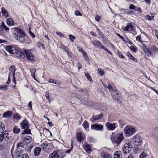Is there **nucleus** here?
I'll return each mask as SVG.
<instances>
[{
	"instance_id": "obj_46",
	"label": "nucleus",
	"mask_w": 158,
	"mask_h": 158,
	"mask_svg": "<svg viewBox=\"0 0 158 158\" xmlns=\"http://www.w3.org/2000/svg\"><path fill=\"white\" fill-rule=\"evenodd\" d=\"M141 49L143 50L144 52L145 50H146L147 48L146 46L143 44H142V46H141Z\"/></svg>"
},
{
	"instance_id": "obj_42",
	"label": "nucleus",
	"mask_w": 158,
	"mask_h": 158,
	"mask_svg": "<svg viewBox=\"0 0 158 158\" xmlns=\"http://www.w3.org/2000/svg\"><path fill=\"white\" fill-rule=\"evenodd\" d=\"M154 18V16H152L150 15H146L145 16V18L146 20H148L149 21H151Z\"/></svg>"
},
{
	"instance_id": "obj_8",
	"label": "nucleus",
	"mask_w": 158,
	"mask_h": 158,
	"mask_svg": "<svg viewBox=\"0 0 158 158\" xmlns=\"http://www.w3.org/2000/svg\"><path fill=\"white\" fill-rule=\"evenodd\" d=\"M9 139V134L8 131H5L0 134V143L4 140L6 141Z\"/></svg>"
},
{
	"instance_id": "obj_37",
	"label": "nucleus",
	"mask_w": 158,
	"mask_h": 158,
	"mask_svg": "<svg viewBox=\"0 0 158 158\" xmlns=\"http://www.w3.org/2000/svg\"><path fill=\"white\" fill-rule=\"evenodd\" d=\"M8 86L6 85H0V90L6 91L8 89Z\"/></svg>"
},
{
	"instance_id": "obj_19",
	"label": "nucleus",
	"mask_w": 158,
	"mask_h": 158,
	"mask_svg": "<svg viewBox=\"0 0 158 158\" xmlns=\"http://www.w3.org/2000/svg\"><path fill=\"white\" fill-rule=\"evenodd\" d=\"M102 115L101 114H100L95 116H93L91 118V120L92 121H94L97 120L101 119L102 118Z\"/></svg>"
},
{
	"instance_id": "obj_17",
	"label": "nucleus",
	"mask_w": 158,
	"mask_h": 158,
	"mask_svg": "<svg viewBox=\"0 0 158 158\" xmlns=\"http://www.w3.org/2000/svg\"><path fill=\"white\" fill-rule=\"evenodd\" d=\"M12 114V112L11 111H6L2 115V117L4 118H9L10 117Z\"/></svg>"
},
{
	"instance_id": "obj_5",
	"label": "nucleus",
	"mask_w": 158,
	"mask_h": 158,
	"mask_svg": "<svg viewBox=\"0 0 158 158\" xmlns=\"http://www.w3.org/2000/svg\"><path fill=\"white\" fill-rule=\"evenodd\" d=\"M6 51L11 54H18L20 52L18 47L14 46H7L6 47Z\"/></svg>"
},
{
	"instance_id": "obj_57",
	"label": "nucleus",
	"mask_w": 158,
	"mask_h": 158,
	"mask_svg": "<svg viewBox=\"0 0 158 158\" xmlns=\"http://www.w3.org/2000/svg\"><path fill=\"white\" fill-rule=\"evenodd\" d=\"M56 33L57 35L61 37H64V35L61 33L58 32H56Z\"/></svg>"
},
{
	"instance_id": "obj_29",
	"label": "nucleus",
	"mask_w": 158,
	"mask_h": 158,
	"mask_svg": "<svg viewBox=\"0 0 158 158\" xmlns=\"http://www.w3.org/2000/svg\"><path fill=\"white\" fill-rule=\"evenodd\" d=\"M1 27L2 30H5V31H8L9 29V28L7 27L5 24L4 22H2L1 23Z\"/></svg>"
},
{
	"instance_id": "obj_63",
	"label": "nucleus",
	"mask_w": 158,
	"mask_h": 158,
	"mask_svg": "<svg viewBox=\"0 0 158 158\" xmlns=\"http://www.w3.org/2000/svg\"><path fill=\"white\" fill-rule=\"evenodd\" d=\"M31 103H32V102H29L28 104V106L30 108V109L31 110L32 109V106H31Z\"/></svg>"
},
{
	"instance_id": "obj_23",
	"label": "nucleus",
	"mask_w": 158,
	"mask_h": 158,
	"mask_svg": "<svg viewBox=\"0 0 158 158\" xmlns=\"http://www.w3.org/2000/svg\"><path fill=\"white\" fill-rule=\"evenodd\" d=\"M41 152V148L40 147H37L34 150V154L35 156H38Z\"/></svg>"
},
{
	"instance_id": "obj_52",
	"label": "nucleus",
	"mask_w": 158,
	"mask_h": 158,
	"mask_svg": "<svg viewBox=\"0 0 158 158\" xmlns=\"http://www.w3.org/2000/svg\"><path fill=\"white\" fill-rule=\"evenodd\" d=\"M101 18V17L100 16H98L97 15H95V19L96 21H97L98 22H99Z\"/></svg>"
},
{
	"instance_id": "obj_32",
	"label": "nucleus",
	"mask_w": 158,
	"mask_h": 158,
	"mask_svg": "<svg viewBox=\"0 0 158 158\" xmlns=\"http://www.w3.org/2000/svg\"><path fill=\"white\" fill-rule=\"evenodd\" d=\"M20 131V129L18 128V127L16 126H15L13 129V132L15 134H18L19 133Z\"/></svg>"
},
{
	"instance_id": "obj_49",
	"label": "nucleus",
	"mask_w": 158,
	"mask_h": 158,
	"mask_svg": "<svg viewBox=\"0 0 158 158\" xmlns=\"http://www.w3.org/2000/svg\"><path fill=\"white\" fill-rule=\"evenodd\" d=\"M45 96L46 99L48 100L49 102H50V99L49 95V92L48 91H46L45 92Z\"/></svg>"
},
{
	"instance_id": "obj_41",
	"label": "nucleus",
	"mask_w": 158,
	"mask_h": 158,
	"mask_svg": "<svg viewBox=\"0 0 158 158\" xmlns=\"http://www.w3.org/2000/svg\"><path fill=\"white\" fill-rule=\"evenodd\" d=\"M130 49L135 53H136L137 48L135 46H131L130 47Z\"/></svg>"
},
{
	"instance_id": "obj_60",
	"label": "nucleus",
	"mask_w": 158,
	"mask_h": 158,
	"mask_svg": "<svg viewBox=\"0 0 158 158\" xmlns=\"http://www.w3.org/2000/svg\"><path fill=\"white\" fill-rule=\"evenodd\" d=\"M29 34L32 38H34L35 37V36L34 35V34L31 31H29Z\"/></svg>"
},
{
	"instance_id": "obj_3",
	"label": "nucleus",
	"mask_w": 158,
	"mask_h": 158,
	"mask_svg": "<svg viewBox=\"0 0 158 158\" xmlns=\"http://www.w3.org/2000/svg\"><path fill=\"white\" fill-rule=\"evenodd\" d=\"M124 131L126 136H130L135 134L136 132V129L131 126L127 125L125 127Z\"/></svg>"
},
{
	"instance_id": "obj_10",
	"label": "nucleus",
	"mask_w": 158,
	"mask_h": 158,
	"mask_svg": "<svg viewBox=\"0 0 158 158\" xmlns=\"http://www.w3.org/2000/svg\"><path fill=\"white\" fill-rule=\"evenodd\" d=\"M91 128L93 130L97 131H102L103 128V126L98 124L97 123L93 124L91 126Z\"/></svg>"
},
{
	"instance_id": "obj_20",
	"label": "nucleus",
	"mask_w": 158,
	"mask_h": 158,
	"mask_svg": "<svg viewBox=\"0 0 158 158\" xmlns=\"http://www.w3.org/2000/svg\"><path fill=\"white\" fill-rule=\"evenodd\" d=\"M7 24L10 26H13L14 25V22L12 19L9 18L6 19Z\"/></svg>"
},
{
	"instance_id": "obj_4",
	"label": "nucleus",
	"mask_w": 158,
	"mask_h": 158,
	"mask_svg": "<svg viewBox=\"0 0 158 158\" xmlns=\"http://www.w3.org/2000/svg\"><path fill=\"white\" fill-rule=\"evenodd\" d=\"M125 143L123 147V151L125 154L128 153L132 149V146L129 142L128 139L124 141Z\"/></svg>"
},
{
	"instance_id": "obj_16",
	"label": "nucleus",
	"mask_w": 158,
	"mask_h": 158,
	"mask_svg": "<svg viewBox=\"0 0 158 158\" xmlns=\"http://www.w3.org/2000/svg\"><path fill=\"white\" fill-rule=\"evenodd\" d=\"M21 127L22 129L28 128L29 127V123L25 119L20 123Z\"/></svg>"
},
{
	"instance_id": "obj_62",
	"label": "nucleus",
	"mask_w": 158,
	"mask_h": 158,
	"mask_svg": "<svg viewBox=\"0 0 158 158\" xmlns=\"http://www.w3.org/2000/svg\"><path fill=\"white\" fill-rule=\"evenodd\" d=\"M150 88L152 90H153V91H154L155 93H156L158 95V91L156 90V89H154L153 87H151Z\"/></svg>"
},
{
	"instance_id": "obj_53",
	"label": "nucleus",
	"mask_w": 158,
	"mask_h": 158,
	"mask_svg": "<svg viewBox=\"0 0 158 158\" xmlns=\"http://www.w3.org/2000/svg\"><path fill=\"white\" fill-rule=\"evenodd\" d=\"M83 56L85 60H89V58L85 52L83 54Z\"/></svg>"
},
{
	"instance_id": "obj_54",
	"label": "nucleus",
	"mask_w": 158,
	"mask_h": 158,
	"mask_svg": "<svg viewBox=\"0 0 158 158\" xmlns=\"http://www.w3.org/2000/svg\"><path fill=\"white\" fill-rule=\"evenodd\" d=\"M118 56L120 58L123 59L125 58L124 56L122 54V53L119 52H118Z\"/></svg>"
},
{
	"instance_id": "obj_27",
	"label": "nucleus",
	"mask_w": 158,
	"mask_h": 158,
	"mask_svg": "<svg viewBox=\"0 0 158 158\" xmlns=\"http://www.w3.org/2000/svg\"><path fill=\"white\" fill-rule=\"evenodd\" d=\"M150 50H151L152 53H156L158 52V48L155 45H152L150 48Z\"/></svg>"
},
{
	"instance_id": "obj_33",
	"label": "nucleus",
	"mask_w": 158,
	"mask_h": 158,
	"mask_svg": "<svg viewBox=\"0 0 158 158\" xmlns=\"http://www.w3.org/2000/svg\"><path fill=\"white\" fill-rule=\"evenodd\" d=\"M5 129V126L3 123L0 122V133L3 132Z\"/></svg>"
},
{
	"instance_id": "obj_7",
	"label": "nucleus",
	"mask_w": 158,
	"mask_h": 158,
	"mask_svg": "<svg viewBox=\"0 0 158 158\" xmlns=\"http://www.w3.org/2000/svg\"><path fill=\"white\" fill-rule=\"evenodd\" d=\"M105 126L109 131H113L117 127L116 123H110L108 122L106 123Z\"/></svg>"
},
{
	"instance_id": "obj_21",
	"label": "nucleus",
	"mask_w": 158,
	"mask_h": 158,
	"mask_svg": "<svg viewBox=\"0 0 158 158\" xmlns=\"http://www.w3.org/2000/svg\"><path fill=\"white\" fill-rule=\"evenodd\" d=\"M92 42V44L97 48H100L102 45L97 40H94Z\"/></svg>"
},
{
	"instance_id": "obj_12",
	"label": "nucleus",
	"mask_w": 158,
	"mask_h": 158,
	"mask_svg": "<svg viewBox=\"0 0 158 158\" xmlns=\"http://www.w3.org/2000/svg\"><path fill=\"white\" fill-rule=\"evenodd\" d=\"M122 29L123 30L125 31H133L134 27L131 23H128L126 26H123Z\"/></svg>"
},
{
	"instance_id": "obj_44",
	"label": "nucleus",
	"mask_w": 158,
	"mask_h": 158,
	"mask_svg": "<svg viewBox=\"0 0 158 158\" xmlns=\"http://www.w3.org/2000/svg\"><path fill=\"white\" fill-rule=\"evenodd\" d=\"M85 76L86 77L87 79L90 81L92 82V78L90 76V75L88 73H86L85 74Z\"/></svg>"
},
{
	"instance_id": "obj_11",
	"label": "nucleus",
	"mask_w": 158,
	"mask_h": 158,
	"mask_svg": "<svg viewBox=\"0 0 158 158\" xmlns=\"http://www.w3.org/2000/svg\"><path fill=\"white\" fill-rule=\"evenodd\" d=\"M24 52L26 57L28 60L31 61L34 60V57L30 51L25 50Z\"/></svg>"
},
{
	"instance_id": "obj_40",
	"label": "nucleus",
	"mask_w": 158,
	"mask_h": 158,
	"mask_svg": "<svg viewBox=\"0 0 158 158\" xmlns=\"http://www.w3.org/2000/svg\"><path fill=\"white\" fill-rule=\"evenodd\" d=\"M136 40L137 41L142 43H143L144 42L143 41H142L141 40V35H138L136 37Z\"/></svg>"
},
{
	"instance_id": "obj_22",
	"label": "nucleus",
	"mask_w": 158,
	"mask_h": 158,
	"mask_svg": "<svg viewBox=\"0 0 158 158\" xmlns=\"http://www.w3.org/2000/svg\"><path fill=\"white\" fill-rule=\"evenodd\" d=\"M122 154L120 151H117L114 153V158H122Z\"/></svg>"
},
{
	"instance_id": "obj_28",
	"label": "nucleus",
	"mask_w": 158,
	"mask_h": 158,
	"mask_svg": "<svg viewBox=\"0 0 158 158\" xmlns=\"http://www.w3.org/2000/svg\"><path fill=\"white\" fill-rule=\"evenodd\" d=\"M24 142L27 144L31 143V137L29 136H27L26 137L23 139Z\"/></svg>"
},
{
	"instance_id": "obj_9",
	"label": "nucleus",
	"mask_w": 158,
	"mask_h": 158,
	"mask_svg": "<svg viewBox=\"0 0 158 158\" xmlns=\"http://www.w3.org/2000/svg\"><path fill=\"white\" fill-rule=\"evenodd\" d=\"M16 69H15V67L13 66H11L9 68L10 72L9 74V78L10 76L13 77V81L14 84H16V81L15 79V73Z\"/></svg>"
},
{
	"instance_id": "obj_15",
	"label": "nucleus",
	"mask_w": 158,
	"mask_h": 158,
	"mask_svg": "<svg viewBox=\"0 0 158 158\" xmlns=\"http://www.w3.org/2000/svg\"><path fill=\"white\" fill-rule=\"evenodd\" d=\"M83 147L84 150L88 153H90L92 151L90 145L86 143H84Z\"/></svg>"
},
{
	"instance_id": "obj_13",
	"label": "nucleus",
	"mask_w": 158,
	"mask_h": 158,
	"mask_svg": "<svg viewBox=\"0 0 158 158\" xmlns=\"http://www.w3.org/2000/svg\"><path fill=\"white\" fill-rule=\"evenodd\" d=\"M85 135L84 133L82 132H80L78 133L76 135V139L77 140L81 142V140L85 138Z\"/></svg>"
},
{
	"instance_id": "obj_51",
	"label": "nucleus",
	"mask_w": 158,
	"mask_h": 158,
	"mask_svg": "<svg viewBox=\"0 0 158 158\" xmlns=\"http://www.w3.org/2000/svg\"><path fill=\"white\" fill-rule=\"evenodd\" d=\"M135 6L133 4H130L129 5V8L130 9H132L135 10H136L135 9Z\"/></svg>"
},
{
	"instance_id": "obj_31",
	"label": "nucleus",
	"mask_w": 158,
	"mask_h": 158,
	"mask_svg": "<svg viewBox=\"0 0 158 158\" xmlns=\"http://www.w3.org/2000/svg\"><path fill=\"white\" fill-rule=\"evenodd\" d=\"M41 147L43 148L44 150L48 149V144L46 142L42 143L41 145Z\"/></svg>"
},
{
	"instance_id": "obj_14",
	"label": "nucleus",
	"mask_w": 158,
	"mask_h": 158,
	"mask_svg": "<svg viewBox=\"0 0 158 158\" xmlns=\"http://www.w3.org/2000/svg\"><path fill=\"white\" fill-rule=\"evenodd\" d=\"M101 158H112V156L110 154L106 153L102 150L100 153Z\"/></svg>"
},
{
	"instance_id": "obj_64",
	"label": "nucleus",
	"mask_w": 158,
	"mask_h": 158,
	"mask_svg": "<svg viewBox=\"0 0 158 158\" xmlns=\"http://www.w3.org/2000/svg\"><path fill=\"white\" fill-rule=\"evenodd\" d=\"M127 158H134V156L133 154L131 153L128 156Z\"/></svg>"
},
{
	"instance_id": "obj_30",
	"label": "nucleus",
	"mask_w": 158,
	"mask_h": 158,
	"mask_svg": "<svg viewBox=\"0 0 158 158\" xmlns=\"http://www.w3.org/2000/svg\"><path fill=\"white\" fill-rule=\"evenodd\" d=\"M30 71L31 73V74L32 77L33 78H35V73L36 71V69L34 68H31L30 69Z\"/></svg>"
},
{
	"instance_id": "obj_18",
	"label": "nucleus",
	"mask_w": 158,
	"mask_h": 158,
	"mask_svg": "<svg viewBox=\"0 0 158 158\" xmlns=\"http://www.w3.org/2000/svg\"><path fill=\"white\" fill-rule=\"evenodd\" d=\"M59 157V154L56 151H55L50 155L49 158H58Z\"/></svg>"
},
{
	"instance_id": "obj_25",
	"label": "nucleus",
	"mask_w": 158,
	"mask_h": 158,
	"mask_svg": "<svg viewBox=\"0 0 158 158\" xmlns=\"http://www.w3.org/2000/svg\"><path fill=\"white\" fill-rule=\"evenodd\" d=\"M145 54L148 56H152L153 55V53H152L151 50H150L149 49L147 48L146 50L144 52Z\"/></svg>"
},
{
	"instance_id": "obj_59",
	"label": "nucleus",
	"mask_w": 158,
	"mask_h": 158,
	"mask_svg": "<svg viewBox=\"0 0 158 158\" xmlns=\"http://www.w3.org/2000/svg\"><path fill=\"white\" fill-rule=\"evenodd\" d=\"M118 93H116L115 95L113 96V97L114 98L115 100L118 99Z\"/></svg>"
},
{
	"instance_id": "obj_43",
	"label": "nucleus",
	"mask_w": 158,
	"mask_h": 158,
	"mask_svg": "<svg viewBox=\"0 0 158 158\" xmlns=\"http://www.w3.org/2000/svg\"><path fill=\"white\" fill-rule=\"evenodd\" d=\"M148 155L144 152H143L140 155L139 158H146Z\"/></svg>"
},
{
	"instance_id": "obj_34",
	"label": "nucleus",
	"mask_w": 158,
	"mask_h": 158,
	"mask_svg": "<svg viewBox=\"0 0 158 158\" xmlns=\"http://www.w3.org/2000/svg\"><path fill=\"white\" fill-rule=\"evenodd\" d=\"M49 82L54 83L57 85H59L60 84V82L55 79L52 80V79H50L49 80Z\"/></svg>"
},
{
	"instance_id": "obj_36",
	"label": "nucleus",
	"mask_w": 158,
	"mask_h": 158,
	"mask_svg": "<svg viewBox=\"0 0 158 158\" xmlns=\"http://www.w3.org/2000/svg\"><path fill=\"white\" fill-rule=\"evenodd\" d=\"M23 131V132L22 133L23 135L24 134H31V130L30 129L28 128H25Z\"/></svg>"
},
{
	"instance_id": "obj_55",
	"label": "nucleus",
	"mask_w": 158,
	"mask_h": 158,
	"mask_svg": "<svg viewBox=\"0 0 158 158\" xmlns=\"http://www.w3.org/2000/svg\"><path fill=\"white\" fill-rule=\"evenodd\" d=\"M23 145L22 143H19L17 144V148H19L20 147H23Z\"/></svg>"
},
{
	"instance_id": "obj_61",
	"label": "nucleus",
	"mask_w": 158,
	"mask_h": 158,
	"mask_svg": "<svg viewBox=\"0 0 158 158\" xmlns=\"http://www.w3.org/2000/svg\"><path fill=\"white\" fill-rule=\"evenodd\" d=\"M75 14L77 16V15L81 16L82 15L80 13V12L78 10H76L75 11Z\"/></svg>"
},
{
	"instance_id": "obj_35",
	"label": "nucleus",
	"mask_w": 158,
	"mask_h": 158,
	"mask_svg": "<svg viewBox=\"0 0 158 158\" xmlns=\"http://www.w3.org/2000/svg\"><path fill=\"white\" fill-rule=\"evenodd\" d=\"M13 117L15 119L17 120L20 119L21 118V117L18 113L14 114L13 115Z\"/></svg>"
},
{
	"instance_id": "obj_47",
	"label": "nucleus",
	"mask_w": 158,
	"mask_h": 158,
	"mask_svg": "<svg viewBox=\"0 0 158 158\" xmlns=\"http://www.w3.org/2000/svg\"><path fill=\"white\" fill-rule=\"evenodd\" d=\"M75 38L76 37L72 35H69V39L72 42H73Z\"/></svg>"
},
{
	"instance_id": "obj_48",
	"label": "nucleus",
	"mask_w": 158,
	"mask_h": 158,
	"mask_svg": "<svg viewBox=\"0 0 158 158\" xmlns=\"http://www.w3.org/2000/svg\"><path fill=\"white\" fill-rule=\"evenodd\" d=\"M123 41L127 44H128L131 45L132 44V42L128 38H127L125 40H124Z\"/></svg>"
},
{
	"instance_id": "obj_39",
	"label": "nucleus",
	"mask_w": 158,
	"mask_h": 158,
	"mask_svg": "<svg viewBox=\"0 0 158 158\" xmlns=\"http://www.w3.org/2000/svg\"><path fill=\"white\" fill-rule=\"evenodd\" d=\"M82 126L87 130V129L89 128V124L86 121H85L82 124Z\"/></svg>"
},
{
	"instance_id": "obj_38",
	"label": "nucleus",
	"mask_w": 158,
	"mask_h": 158,
	"mask_svg": "<svg viewBox=\"0 0 158 158\" xmlns=\"http://www.w3.org/2000/svg\"><path fill=\"white\" fill-rule=\"evenodd\" d=\"M81 102H83V103H84V104L86 105H88V104L89 103V102L88 101V99L87 98H82L81 100Z\"/></svg>"
},
{
	"instance_id": "obj_56",
	"label": "nucleus",
	"mask_w": 158,
	"mask_h": 158,
	"mask_svg": "<svg viewBox=\"0 0 158 158\" xmlns=\"http://www.w3.org/2000/svg\"><path fill=\"white\" fill-rule=\"evenodd\" d=\"M21 158H29V156L27 154H24L21 156Z\"/></svg>"
},
{
	"instance_id": "obj_26",
	"label": "nucleus",
	"mask_w": 158,
	"mask_h": 158,
	"mask_svg": "<svg viewBox=\"0 0 158 158\" xmlns=\"http://www.w3.org/2000/svg\"><path fill=\"white\" fill-rule=\"evenodd\" d=\"M127 56L129 58L134 61H137V60L136 58H135L130 53L128 52L126 53Z\"/></svg>"
},
{
	"instance_id": "obj_2",
	"label": "nucleus",
	"mask_w": 158,
	"mask_h": 158,
	"mask_svg": "<svg viewBox=\"0 0 158 158\" xmlns=\"http://www.w3.org/2000/svg\"><path fill=\"white\" fill-rule=\"evenodd\" d=\"M123 139V137L122 133L118 132L113 135L111 140L113 143L118 144L120 143Z\"/></svg>"
},
{
	"instance_id": "obj_50",
	"label": "nucleus",
	"mask_w": 158,
	"mask_h": 158,
	"mask_svg": "<svg viewBox=\"0 0 158 158\" xmlns=\"http://www.w3.org/2000/svg\"><path fill=\"white\" fill-rule=\"evenodd\" d=\"M107 88L110 91H114V89H112V87L111 85L110 84H109L108 85V86H107Z\"/></svg>"
},
{
	"instance_id": "obj_58",
	"label": "nucleus",
	"mask_w": 158,
	"mask_h": 158,
	"mask_svg": "<svg viewBox=\"0 0 158 158\" xmlns=\"http://www.w3.org/2000/svg\"><path fill=\"white\" fill-rule=\"evenodd\" d=\"M77 49H78V50L80 52L82 53V54L85 52H84V51L83 49L82 48H81L80 47H78L77 48Z\"/></svg>"
},
{
	"instance_id": "obj_45",
	"label": "nucleus",
	"mask_w": 158,
	"mask_h": 158,
	"mask_svg": "<svg viewBox=\"0 0 158 158\" xmlns=\"http://www.w3.org/2000/svg\"><path fill=\"white\" fill-rule=\"evenodd\" d=\"M98 73L101 76H102L104 75V71L101 70V69L99 68L98 69Z\"/></svg>"
},
{
	"instance_id": "obj_24",
	"label": "nucleus",
	"mask_w": 158,
	"mask_h": 158,
	"mask_svg": "<svg viewBox=\"0 0 158 158\" xmlns=\"http://www.w3.org/2000/svg\"><path fill=\"white\" fill-rule=\"evenodd\" d=\"M1 12L2 15L4 16L5 18H6L8 17V13L3 7H2L1 8Z\"/></svg>"
},
{
	"instance_id": "obj_1",
	"label": "nucleus",
	"mask_w": 158,
	"mask_h": 158,
	"mask_svg": "<svg viewBox=\"0 0 158 158\" xmlns=\"http://www.w3.org/2000/svg\"><path fill=\"white\" fill-rule=\"evenodd\" d=\"M13 36L18 41L23 42L25 41V34L21 28L15 27L14 28Z\"/></svg>"
},
{
	"instance_id": "obj_6",
	"label": "nucleus",
	"mask_w": 158,
	"mask_h": 158,
	"mask_svg": "<svg viewBox=\"0 0 158 158\" xmlns=\"http://www.w3.org/2000/svg\"><path fill=\"white\" fill-rule=\"evenodd\" d=\"M132 141L135 146H140L143 142L142 139L138 135L133 137Z\"/></svg>"
}]
</instances>
